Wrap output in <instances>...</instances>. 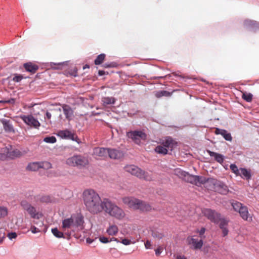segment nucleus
I'll return each instance as SVG.
<instances>
[{
	"mask_svg": "<svg viewBox=\"0 0 259 259\" xmlns=\"http://www.w3.org/2000/svg\"><path fill=\"white\" fill-rule=\"evenodd\" d=\"M84 204L87 209L92 213L97 214L102 212L104 209V202L108 198L102 200L94 190L87 189L83 193Z\"/></svg>",
	"mask_w": 259,
	"mask_h": 259,
	"instance_id": "nucleus-1",
	"label": "nucleus"
},
{
	"mask_svg": "<svg viewBox=\"0 0 259 259\" xmlns=\"http://www.w3.org/2000/svg\"><path fill=\"white\" fill-rule=\"evenodd\" d=\"M84 223L83 218L80 214H73L69 218L65 219L62 221V228L65 234L68 237H70L71 232L68 231V229H71L74 232L77 228H82Z\"/></svg>",
	"mask_w": 259,
	"mask_h": 259,
	"instance_id": "nucleus-2",
	"label": "nucleus"
},
{
	"mask_svg": "<svg viewBox=\"0 0 259 259\" xmlns=\"http://www.w3.org/2000/svg\"><path fill=\"white\" fill-rule=\"evenodd\" d=\"M104 205V209L103 210L110 215L118 220H121L124 218L125 213L123 210L109 199L105 200Z\"/></svg>",
	"mask_w": 259,
	"mask_h": 259,
	"instance_id": "nucleus-3",
	"label": "nucleus"
},
{
	"mask_svg": "<svg viewBox=\"0 0 259 259\" xmlns=\"http://www.w3.org/2000/svg\"><path fill=\"white\" fill-rule=\"evenodd\" d=\"M125 170L132 175L135 176L139 179H144L147 181L152 180V176L137 166L134 165H126L124 167Z\"/></svg>",
	"mask_w": 259,
	"mask_h": 259,
	"instance_id": "nucleus-4",
	"label": "nucleus"
},
{
	"mask_svg": "<svg viewBox=\"0 0 259 259\" xmlns=\"http://www.w3.org/2000/svg\"><path fill=\"white\" fill-rule=\"evenodd\" d=\"M66 163L70 166L81 167L85 166L88 163V160L81 155H76L68 158Z\"/></svg>",
	"mask_w": 259,
	"mask_h": 259,
	"instance_id": "nucleus-5",
	"label": "nucleus"
},
{
	"mask_svg": "<svg viewBox=\"0 0 259 259\" xmlns=\"http://www.w3.org/2000/svg\"><path fill=\"white\" fill-rule=\"evenodd\" d=\"M126 136L137 145H140L141 140H145L147 138V135L144 132L138 130L127 132L126 133Z\"/></svg>",
	"mask_w": 259,
	"mask_h": 259,
	"instance_id": "nucleus-6",
	"label": "nucleus"
},
{
	"mask_svg": "<svg viewBox=\"0 0 259 259\" xmlns=\"http://www.w3.org/2000/svg\"><path fill=\"white\" fill-rule=\"evenodd\" d=\"M21 206L23 209L28 212L32 219H39L42 216L41 212L37 211L36 208L26 200H22L21 202Z\"/></svg>",
	"mask_w": 259,
	"mask_h": 259,
	"instance_id": "nucleus-7",
	"label": "nucleus"
},
{
	"mask_svg": "<svg viewBox=\"0 0 259 259\" xmlns=\"http://www.w3.org/2000/svg\"><path fill=\"white\" fill-rule=\"evenodd\" d=\"M202 212L204 215L211 222L215 224H219L221 216V213L210 208H205L203 210Z\"/></svg>",
	"mask_w": 259,
	"mask_h": 259,
	"instance_id": "nucleus-8",
	"label": "nucleus"
},
{
	"mask_svg": "<svg viewBox=\"0 0 259 259\" xmlns=\"http://www.w3.org/2000/svg\"><path fill=\"white\" fill-rule=\"evenodd\" d=\"M130 205L134 209H139L142 211H149L152 209L148 203L139 199H135L131 201Z\"/></svg>",
	"mask_w": 259,
	"mask_h": 259,
	"instance_id": "nucleus-9",
	"label": "nucleus"
},
{
	"mask_svg": "<svg viewBox=\"0 0 259 259\" xmlns=\"http://www.w3.org/2000/svg\"><path fill=\"white\" fill-rule=\"evenodd\" d=\"M21 117L24 123L35 128H38L40 125L39 122L31 115H23Z\"/></svg>",
	"mask_w": 259,
	"mask_h": 259,
	"instance_id": "nucleus-10",
	"label": "nucleus"
},
{
	"mask_svg": "<svg viewBox=\"0 0 259 259\" xmlns=\"http://www.w3.org/2000/svg\"><path fill=\"white\" fill-rule=\"evenodd\" d=\"M177 142L171 137H166L161 142V144L171 152L177 146Z\"/></svg>",
	"mask_w": 259,
	"mask_h": 259,
	"instance_id": "nucleus-11",
	"label": "nucleus"
},
{
	"mask_svg": "<svg viewBox=\"0 0 259 259\" xmlns=\"http://www.w3.org/2000/svg\"><path fill=\"white\" fill-rule=\"evenodd\" d=\"M193 237H188L187 241L189 245H192L191 248L195 250L200 249L202 248L203 245V241L202 239L198 240Z\"/></svg>",
	"mask_w": 259,
	"mask_h": 259,
	"instance_id": "nucleus-12",
	"label": "nucleus"
},
{
	"mask_svg": "<svg viewBox=\"0 0 259 259\" xmlns=\"http://www.w3.org/2000/svg\"><path fill=\"white\" fill-rule=\"evenodd\" d=\"M243 25L244 27L251 31L255 32L259 30V22L253 20H245Z\"/></svg>",
	"mask_w": 259,
	"mask_h": 259,
	"instance_id": "nucleus-13",
	"label": "nucleus"
},
{
	"mask_svg": "<svg viewBox=\"0 0 259 259\" xmlns=\"http://www.w3.org/2000/svg\"><path fill=\"white\" fill-rule=\"evenodd\" d=\"M216 191L223 195H226L229 192L228 186L223 182L218 181L214 183Z\"/></svg>",
	"mask_w": 259,
	"mask_h": 259,
	"instance_id": "nucleus-14",
	"label": "nucleus"
},
{
	"mask_svg": "<svg viewBox=\"0 0 259 259\" xmlns=\"http://www.w3.org/2000/svg\"><path fill=\"white\" fill-rule=\"evenodd\" d=\"M108 151V156L111 159H119L123 156V152L120 150L109 148Z\"/></svg>",
	"mask_w": 259,
	"mask_h": 259,
	"instance_id": "nucleus-15",
	"label": "nucleus"
},
{
	"mask_svg": "<svg viewBox=\"0 0 259 259\" xmlns=\"http://www.w3.org/2000/svg\"><path fill=\"white\" fill-rule=\"evenodd\" d=\"M1 122L3 125L4 129L7 133H14L15 130L14 127L12 124L11 121L10 120H8L5 118H2L1 119Z\"/></svg>",
	"mask_w": 259,
	"mask_h": 259,
	"instance_id": "nucleus-16",
	"label": "nucleus"
},
{
	"mask_svg": "<svg viewBox=\"0 0 259 259\" xmlns=\"http://www.w3.org/2000/svg\"><path fill=\"white\" fill-rule=\"evenodd\" d=\"M62 109L66 118L68 120H70L73 115V110L72 109L70 106L66 104H63L62 105Z\"/></svg>",
	"mask_w": 259,
	"mask_h": 259,
	"instance_id": "nucleus-17",
	"label": "nucleus"
},
{
	"mask_svg": "<svg viewBox=\"0 0 259 259\" xmlns=\"http://www.w3.org/2000/svg\"><path fill=\"white\" fill-rule=\"evenodd\" d=\"M207 152L208 153L210 156L213 157L215 161L220 163H222L224 160V156L220 153H216L213 151H211L209 150H207Z\"/></svg>",
	"mask_w": 259,
	"mask_h": 259,
	"instance_id": "nucleus-18",
	"label": "nucleus"
},
{
	"mask_svg": "<svg viewBox=\"0 0 259 259\" xmlns=\"http://www.w3.org/2000/svg\"><path fill=\"white\" fill-rule=\"evenodd\" d=\"M108 148L97 147L94 149V153L100 157H106L108 156L109 153Z\"/></svg>",
	"mask_w": 259,
	"mask_h": 259,
	"instance_id": "nucleus-19",
	"label": "nucleus"
},
{
	"mask_svg": "<svg viewBox=\"0 0 259 259\" xmlns=\"http://www.w3.org/2000/svg\"><path fill=\"white\" fill-rule=\"evenodd\" d=\"M73 133L68 130L60 131L58 135L63 139L73 140Z\"/></svg>",
	"mask_w": 259,
	"mask_h": 259,
	"instance_id": "nucleus-20",
	"label": "nucleus"
},
{
	"mask_svg": "<svg viewBox=\"0 0 259 259\" xmlns=\"http://www.w3.org/2000/svg\"><path fill=\"white\" fill-rule=\"evenodd\" d=\"M25 70L32 73H34L38 69V66L36 64H32L31 63H26L24 64Z\"/></svg>",
	"mask_w": 259,
	"mask_h": 259,
	"instance_id": "nucleus-21",
	"label": "nucleus"
},
{
	"mask_svg": "<svg viewBox=\"0 0 259 259\" xmlns=\"http://www.w3.org/2000/svg\"><path fill=\"white\" fill-rule=\"evenodd\" d=\"M42 163L40 162H35L30 163L26 167V169L29 171H36L39 168L42 167Z\"/></svg>",
	"mask_w": 259,
	"mask_h": 259,
	"instance_id": "nucleus-22",
	"label": "nucleus"
},
{
	"mask_svg": "<svg viewBox=\"0 0 259 259\" xmlns=\"http://www.w3.org/2000/svg\"><path fill=\"white\" fill-rule=\"evenodd\" d=\"M238 175L241 176L242 178L246 180H249L251 177L250 171L245 168H240V174H238Z\"/></svg>",
	"mask_w": 259,
	"mask_h": 259,
	"instance_id": "nucleus-23",
	"label": "nucleus"
},
{
	"mask_svg": "<svg viewBox=\"0 0 259 259\" xmlns=\"http://www.w3.org/2000/svg\"><path fill=\"white\" fill-rule=\"evenodd\" d=\"M240 214V217L244 220L247 221L248 219V208L243 206L240 209V210L238 212Z\"/></svg>",
	"mask_w": 259,
	"mask_h": 259,
	"instance_id": "nucleus-24",
	"label": "nucleus"
},
{
	"mask_svg": "<svg viewBox=\"0 0 259 259\" xmlns=\"http://www.w3.org/2000/svg\"><path fill=\"white\" fill-rule=\"evenodd\" d=\"M102 101L104 105L114 104L116 102V99L112 97H105L102 99Z\"/></svg>",
	"mask_w": 259,
	"mask_h": 259,
	"instance_id": "nucleus-25",
	"label": "nucleus"
},
{
	"mask_svg": "<svg viewBox=\"0 0 259 259\" xmlns=\"http://www.w3.org/2000/svg\"><path fill=\"white\" fill-rule=\"evenodd\" d=\"M11 156L9 150L7 147L4 148L2 150V152L0 153V160H5L7 158H10Z\"/></svg>",
	"mask_w": 259,
	"mask_h": 259,
	"instance_id": "nucleus-26",
	"label": "nucleus"
},
{
	"mask_svg": "<svg viewBox=\"0 0 259 259\" xmlns=\"http://www.w3.org/2000/svg\"><path fill=\"white\" fill-rule=\"evenodd\" d=\"M168 150L164 146H161V145H158L155 148V151L160 154H162L163 155H165L168 153Z\"/></svg>",
	"mask_w": 259,
	"mask_h": 259,
	"instance_id": "nucleus-27",
	"label": "nucleus"
},
{
	"mask_svg": "<svg viewBox=\"0 0 259 259\" xmlns=\"http://www.w3.org/2000/svg\"><path fill=\"white\" fill-rule=\"evenodd\" d=\"M208 181V179L203 176H196L195 185L197 186H200L202 184H205Z\"/></svg>",
	"mask_w": 259,
	"mask_h": 259,
	"instance_id": "nucleus-28",
	"label": "nucleus"
},
{
	"mask_svg": "<svg viewBox=\"0 0 259 259\" xmlns=\"http://www.w3.org/2000/svg\"><path fill=\"white\" fill-rule=\"evenodd\" d=\"M52 234L55 236L56 238H65L64 235L65 233H63L62 232L60 231L57 228H52L51 230Z\"/></svg>",
	"mask_w": 259,
	"mask_h": 259,
	"instance_id": "nucleus-29",
	"label": "nucleus"
},
{
	"mask_svg": "<svg viewBox=\"0 0 259 259\" xmlns=\"http://www.w3.org/2000/svg\"><path fill=\"white\" fill-rule=\"evenodd\" d=\"M118 231V227L116 225H111L107 229V233L109 235H116Z\"/></svg>",
	"mask_w": 259,
	"mask_h": 259,
	"instance_id": "nucleus-30",
	"label": "nucleus"
},
{
	"mask_svg": "<svg viewBox=\"0 0 259 259\" xmlns=\"http://www.w3.org/2000/svg\"><path fill=\"white\" fill-rule=\"evenodd\" d=\"M196 179V175H190L187 172V175H186L185 178H184V180L188 183L195 185Z\"/></svg>",
	"mask_w": 259,
	"mask_h": 259,
	"instance_id": "nucleus-31",
	"label": "nucleus"
},
{
	"mask_svg": "<svg viewBox=\"0 0 259 259\" xmlns=\"http://www.w3.org/2000/svg\"><path fill=\"white\" fill-rule=\"evenodd\" d=\"M175 174L179 177L182 178L184 180L187 172L180 168H176L174 170Z\"/></svg>",
	"mask_w": 259,
	"mask_h": 259,
	"instance_id": "nucleus-32",
	"label": "nucleus"
},
{
	"mask_svg": "<svg viewBox=\"0 0 259 259\" xmlns=\"http://www.w3.org/2000/svg\"><path fill=\"white\" fill-rule=\"evenodd\" d=\"M105 57V54L103 53L99 55L94 61L95 64L97 65L101 64L104 60Z\"/></svg>",
	"mask_w": 259,
	"mask_h": 259,
	"instance_id": "nucleus-33",
	"label": "nucleus"
},
{
	"mask_svg": "<svg viewBox=\"0 0 259 259\" xmlns=\"http://www.w3.org/2000/svg\"><path fill=\"white\" fill-rule=\"evenodd\" d=\"M40 201L44 203H52L54 201V198L49 195H44L41 197Z\"/></svg>",
	"mask_w": 259,
	"mask_h": 259,
	"instance_id": "nucleus-34",
	"label": "nucleus"
},
{
	"mask_svg": "<svg viewBox=\"0 0 259 259\" xmlns=\"http://www.w3.org/2000/svg\"><path fill=\"white\" fill-rule=\"evenodd\" d=\"M232 206L235 211L239 212L243 206L242 204L238 201H234L232 203Z\"/></svg>",
	"mask_w": 259,
	"mask_h": 259,
	"instance_id": "nucleus-35",
	"label": "nucleus"
},
{
	"mask_svg": "<svg viewBox=\"0 0 259 259\" xmlns=\"http://www.w3.org/2000/svg\"><path fill=\"white\" fill-rule=\"evenodd\" d=\"M221 135H222L226 141H231L232 140V137L231 134L228 132V131L226 130H223Z\"/></svg>",
	"mask_w": 259,
	"mask_h": 259,
	"instance_id": "nucleus-36",
	"label": "nucleus"
},
{
	"mask_svg": "<svg viewBox=\"0 0 259 259\" xmlns=\"http://www.w3.org/2000/svg\"><path fill=\"white\" fill-rule=\"evenodd\" d=\"M229 221L224 218H222L220 217V221H219V227L220 229H223V228H227L228 226Z\"/></svg>",
	"mask_w": 259,
	"mask_h": 259,
	"instance_id": "nucleus-37",
	"label": "nucleus"
},
{
	"mask_svg": "<svg viewBox=\"0 0 259 259\" xmlns=\"http://www.w3.org/2000/svg\"><path fill=\"white\" fill-rule=\"evenodd\" d=\"M56 138L54 136H48L44 139V141L47 143L53 144L56 142Z\"/></svg>",
	"mask_w": 259,
	"mask_h": 259,
	"instance_id": "nucleus-38",
	"label": "nucleus"
},
{
	"mask_svg": "<svg viewBox=\"0 0 259 259\" xmlns=\"http://www.w3.org/2000/svg\"><path fill=\"white\" fill-rule=\"evenodd\" d=\"M252 95L251 93H243L242 98L247 102H250L252 99Z\"/></svg>",
	"mask_w": 259,
	"mask_h": 259,
	"instance_id": "nucleus-39",
	"label": "nucleus"
},
{
	"mask_svg": "<svg viewBox=\"0 0 259 259\" xmlns=\"http://www.w3.org/2000/svg\"><path fill=\"white\" fill-rule=\"evenodd\" d=\"M169 94V93L167 91L161 90V91H158L156 92V93H155V96L157 98H159L163 96H167Z\"/></svg>",
	"mask_w": 259,
	"mask_h": 259,
	"instance_id": "nucleus-40",
	"label": "nucleus"
},
{
	"mask_svg": "<svg viewBox=\"0 0 259 259\" xmlns=\"http://www.w3.org/2000/svg\"><path fill=\"white\" fill-rule=\"evenodd\" d=\"M152 236L158 239H161L164 237V234L162 233L156 231H153L152 232Z\"/></svg>",
	"mask_w": 259,
	"mask_h": 259,
	"instance_id": "nucleus-41",
	"label": "nucleus"
},
{
	"mask_svg": "<svg viewBox=\"0 0 259 259\" xmlns=\"http://www.w3.org/2000/svg\"><path fill=\"white\" fill-rule=\"evenodd\" d=\"M230 168L235 175H238V174H240V169H239L235 164H231Z\"/></svg>",
	"mask_w": 259,
	"mask_h": 259,
	"instance_id": "nucleus-42",
	"label": "nucleus"
},
{
	"mask_svg": "<svg viewBox=\"0 0 259 259\" xmlns=\"http://www.w3.org/2000/svg\"><path fill=\"white\" fill-rule=\"evenodd\" d=\"M10 154H11V156L10 158H13L15 157H18L20 155V152L19 150L16 149L13 150L12 152L9 151Z\"/></svg>",
	"mask_w": 259,
	"mask_h": 259,
	"instance_id": "nucleus-43",
	"label": "nucleus"
},
{
	"mask_svg": "<svg viewBox=\"0 0 259 259\" xmlns=\"http://www.w3.org/2000/svg\"><path fill=\"white\" fill-rule=\"evenodd\" d=\"M7 214V209L4 207H0V218L6 217Z\"/></svg>",
	"mask_w": 259,
	"mask_h": 259,
	"instance_id": "nucleus-44",
	"label": "nucleus"
},
{
	"mask_svg": "<svg viewBox=\"0 0 259 259\" xmlns=\"http://www.w3.org/2000/svg\"><path fill=\"white\" fill-rule=\"evenodd\" d=\"M23 76L22 75L15 74L14 76L13 77V80L16 82H19L21 81V80L23 78Z\"/></svg>",
	"mask_w": 259,
	"mask_h": 259,
	"instance_id": "nucleus-45",
	"label": "nucleus"
},
{
	"mask_svg": "<svg viewBox=\"0 0 259 259\" xmlns=\"http://www.w3.org/2000/svg\"><path fill=\"white\" fill-rule=\"evenodd\" d=\"M205 230H206L205 228L204 227H202L200 229V230H198L197 231V232L199 233V236L201 238L204 237V234L205 233Z\"/></svg>",
	"mask_w": 259,
	"mask_h": 259,
	"instance_id": "nucleus-46",
	"label": "nucleus"
},
{
	"mask_svg": "<svg viewBox=\"0 0 259 259\" xmlns=\"http://www.w3.org/2000/svg\"><path fill=\"white\" fill-rule=\"evenodd\" d=\"M8 237L10 240H12L13 239H15L17 237V234L15 232H11L8 233Z\"/></svg>",
	"mask_w": 259,
	"mask_h": 259,
	"instance_id": "nucleus-47",
	"label": "nucleus"
},
{
	"mask_svg": "<svg viewBox=\"0 0 259 259\" xmlns=\"http://www.w3.org/2000/svg\"><path fill=\"white\" fill-rule=\"evenodd\" d=\"M99 240L103 243H107L109 242V240L107 237L104 236H101L99 238Z\"/></svg>",
	"mask_w": 259,
	"mask_h": 259,
	"instance_id": "nucleus-48",
	"label": "nucleus"
},
{
	"mask_svg": "<svg viewBox=\"0 0 259 259\" xmlns=\"http://www.w3.org/2000/svg\"><path fill=\"white\" fill-rule=\"evenodd\" d=\"M121 243L125 245H128L132 243V241L131 240L127 239V238H124L121 241Z\"/></svg>",
	"mask_w": 259,
	"mask_h": 259,
	"instance_id": "nucleus-49",
	"label": "nucleus"
},
{
	"mask_svg": "<svg viewBox=\"0 0 259 259\" xmlns=\"http://www.w3.org/2000/svg\"><path fill=\"white\" fill-rule=\"evenodd\" d=\"M103 66L106 68H112L114 67V63H105L103 64Z\"/></svg>",
	"mask_w": 259,
	"mask_h": 259,
	"instance_id": "nucleus-50",
	"label": "nucleus"
},
{
	"mask_svg": "<svg viewBox=\"0 0 259 259\" xmlns=\"http://www.w3.org/2000/svg\"><path fill=\"white\" fill-rule=\"evenodd\" d=\"M31 231L32 233L35 234L36 233L39 232L40 230L34 226H33L31 227Z\"/></svg>",
	"mask_w": 259,
	"mask_h": 259,
	"instance_id": "nucleus-51",
	"label": "nucleus"
},
{
	"mask_svg": "<svg viewBox=\"0 0 259 259\" xmlns=\"http://www.w3.org/2000/svg\"><path fill=\"white\" fill-rule=\"evenodd\" d=\"M5 238V234L4 232H3L2 231H0V244H1Z\"/></svg>",
	"mask_w": 259,
	"mask_h": 259,
	"instance_id": "nucleus-52",
	"label": "nucleus"
},
{
	"mask_svg": "<svg viewBox=\"0 0 259 259\" xmlns=\"http://www.w3.org/2000/svg\"><path fill=\"white\" fill-rule=\"evenodd\" d=\"M70 75L74 77H76L77 76V69L76 68H74L73 69V70L70 73Z\"/></svg>",
	"mask_w": 259,
	"mask_h": 259,
	"instance_id": "nucleus-53",
	"label": "nucleus"
},
{
	"mask_svg": "<svg viewBox=\"0 0 259 259\" xmlns=\"http://www.w3.org/2000/svg\"><path fill=\"white\" fill-rule=\"evenodd\" d=\"M222 230V234H223V236L224 237L227 236L228 234V229H227V228H223V229H221Z\"/></svg>",
	"mask_w": 259,
	"mask_h": 259,
	"instance_id": "nucleus-54",
	"label": "nucleus"
},
{
	"mask_svg": "<svg viewBox=\"0 0 259 259\" xmlns=\"http://www.w3.org/2000/svg\"><path fill=\"white\" fill-rule=\"evenodd\" d=\"M72 140L76 142L78 144H80L81 143V140L75 134L73 135V140Z\"/></svg>",
	"mask_w": 259,
	"mask_h": 259,
	"instance_id": "nucleus-55",
	"label": "nucleus"
},
{
	"mask_svg": "<svg viewBox=\"0 0 259 259\" xmlns=\"http://www.w3.org/2000/svg\"><path fill=\"white\" fill-rule=\"evenodd\" d=\"M151 243H150V241L149 240H147L145 243V248L148 249H150L151 248Z\"/></svg>",
	"mask_w": 259,
	"mask_h": 259,
	"instance_id": "nucleus-56",
	"label": "nucleus"
},
{
	"mask_svg": "<svg viewBox=\"0 0 259 259\" xmlns=\"http://www.w3.org/2000/svg\"><path fill=\"white\" fill-rule=\"evenodd\" d=\"M224 129H221V128H219L218 127H217L215 130V134L216 135H221Z\"/></svg>",
	"mask_w": 259,
	"mask_h": 259,
	"instance_id": "nucleus-57",
	"label": "nucleus"
},
{
	"mask_svg": "<svg viewBox=\"0 0 259 259\" xmlns=\"http://www.w3.org/2000/svg\"><path fill=\"white\" fill-rule=\"evenodd\" d=\"M161 252H162L161 248H160V247L157 248L155 250V254L157 256L159 255L160 254V253H161Z\"/></svg>",
	"mask_w": 259,
	"mask_h": 259,
	"instance_id": "nucleus-58",
	"label": "nucleus"
},
{
	"mask_svg": "<svg viewBox=\"0 0 259 259\" xmlns=\"http://www.w3.org/2000/svg\"><path fill=\"white\" fill-rule=\"evenodd\" d=\"M52 116V114L50 112L47 111L46 113L45 119H50Z\"/></svg>",
	"mask_w": 259,
	"mask_h": 259,
	"instance_id": "nucleus-59",
	"label": "nucleus"
},
{
	"mask_svg": "<svg viewBox=\"0 0 259 259\" xmlns=\"http://www.w3.org/2000/svg\"><path fill=\"white\" fill-rule=\"evenodd\" d=\"M116 241L117 243H119L120 242V241L118 240L117 238H114V237H112L110 238V240H109V242H111V241Z\"/></svg>",
	"mask_w": 259,
	"mask_h": 259,
	"instance_id": "nucleus-60",
	"label": "nucleus"
},
{
	"mask_svg": "<svg viewBox=\"0 0 259 259\" xmlns=\"http://www.w3.org/2000/svg\"><path fill=\"white\" fill-rule=\"evenodd\" d=\"M105 74V72L104 70H99L98 75L99 76H103Z\"/></svg>",
	"mask_w": 259,
	"mask_h": 259,
	"instance_id": "nucleus-61",
	"label": "nucleus"
},
{
	"mask_svg": "<svg viewBox=\"0 0 259 259\" xmlns=\"http://www.w3.org/2000/svg\"><path fill=\"white\" fill-rule=\"evenodd\" d=\"M176 259H186L184 255H178L176 257Z\"/></svg>",
	"mask_w": 259,
	"mask_h": 259,
	"instance_id": "nucleus-62",
	"label": "nucleus"
},
{
	"mask_svg": "<svg viewBox=\"0 0 259 259\" xmlns=\"http://www.w3.org/2000/svg\"><path fill=\"white\" fill-rule=\"evenodd\" d=\"M5 102L9 103H15V100L14 99L12 98V99H11L9 100L5 101Z\"/></svg>",
	"mask_w": 259,
	"mask_h": 259,
	"instance_id": "nucleus-63",
	"label": "nucleus"
},
{
	"mask_svg": "<svg viewBox=\"0 0 259 259\" xmlns=\"http://www.w3.org/2000/svg\"><path fill=\"white\" fill-rule=\"evenodd\" d=\"M89 67H90L89 65H88V64H85L84 66H83V69H86V68H89Z\"/></svg>",
	"mask_w": 259,
	"mask_h": 259,
	"instance_id": "nucleus-64",
	"label": "nucleus"
}]
</instances>
